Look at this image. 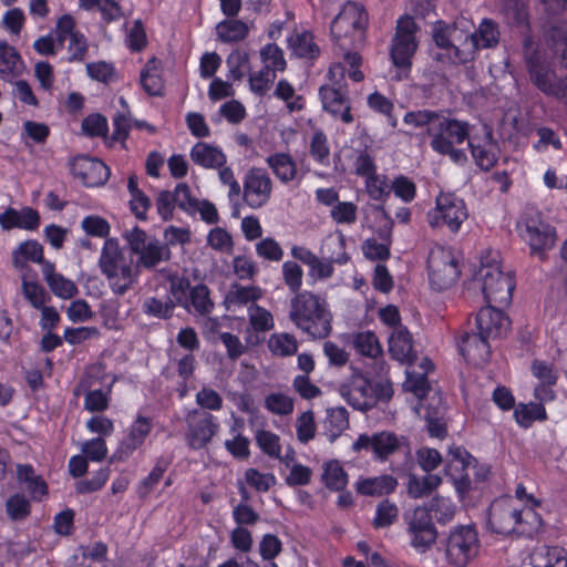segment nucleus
I'll use <instances>...</instances> for the list:
<instances>
[{
    "mask_svg": "<svg viewBox=\"0 0 567 567\" xmlns=\"http://www.w3.org/2000/svg\"><path fill=\"white\" fill-rule=\"evenodd\" d=\"M289 319L313 339L327 338L331 332L332 315L328 302L311 291L305 290L291 298Z\"/></svg>",
    "mask_w": 567,
    "mask_h": 567,
    "instance_id": "f257e3e1",
    "label": "nucleus"
},
{
    "mask_svg": "<svg viewBox=\"0 0 567 567\" xmlns=\"http://www.w3.org/2000/svg\"><path fill=\"white\" fill-rule=\"evenodd\" d=\"M515 282L509 272H504L497 252H488L467 288L468 292L481 291L487 303L506 306L511 302Z\"/></svg>",
    "mask_w": 567,
    "mask_h": 567,
    "instance_id": "f03ea898",
    "label": "nucleus"
},
{
    "mask_svg": "<svg viewBox=\"0 0 567 567\" xmlns=\"http://www.w3.org/2000/svg\"><path fill=\"white\" fill-rule=\"evenodd\" d=\"M404 123L425 130L432 142H464L471 137L472 126L468 122L449 117L442 111H411L404 115Z\"/></svg>",
    "mask_w": 567,
    "mask_h": 567,
    "instance_id": "7ed1b4c3",
    "label": "nucleus"
},
{
    "mask_svg": "<svg viewBox=\"0 0 567 567\" xmlns=\"http://www.w3.org/2000/svg\"><path fill=\"white\" fill-rule=\"evenodd\" d=\"M367 25L368 14L363 7L347 2L331 22L332 40L341 49L357 48L364 41Z\"/></svg>",
    "mask_w": 567,
    "mask_h": 567,
    "instance_id": "20e7f679",
    "label": "nucleus"
},
{
    "mask_svg": "<svg viewBox=\"0 0 567 567\" xmlns=\"http://www.w3.org/2000/svg\"><path fill=\"white\" fill-rule=\"evenodd\" d=\"M417 30V24L410 16H403L396 21L395 33L390 45L391 61L399 70L395 75L396 80L405 79L410 73L412 56L417 49L415 37Z\"/></svg>",
    "mask_w": 567,
    "mask_h": 567,
    "instance_id": "39448f33",
    "label": "nucleus"
},
{
    "mask_svg": "<svg viewBox=\"0 0 567 567\" xmlns=\"http://www.w3.org/2000/svg\"><path fill=\"white\" fill-rule=\"evenodd\" d=\"M346 74V66L342 63H333L328 71L330 84L320 87L319 94L323 109L339 117L344 123L353 121L350 102L347 96L346 85L342 83Z\"/></svg>",
    "mask_w": 567,
    "mask_h": 567,
    "instance_id": "423d86ee",
    "label": "nucleus"
},
{
    "mask_svg": "<svg viewBox=\"0 0 567 567\" xmlns=\"http://www.w3.org/2000/svg\"><path fill=\"white\" fill-rule=\"evenodd\" d=\"M347 401L357 410L367 411L373 408L378 401H388L393 394L389 381H380L372 384L363 374H354L349 385L342 391Z\"/></svg>",
    "mask_w": 567,
    "mask_h": 567,
    "instance_id": "0eeeda50",
    "label": "nucleus"
},
{
    "mask_svg": "<svg viewBox=\"0 0 567 567\" xmlns=\"http://www.w3.org/2000/svg\"><path fill=\"white\" fill-rule=\"evenodd\" d=\"M443 544L446 560L453 567H466L478 554V536L470 525H462L452 529Z\"/></svg>",
    "mask_w": 567,
    "mask_h": 567,
    "instance_id": "6e6552de",
    "label": "nucleus"
},
{
    "mask_svg": "<svg viewBox=\"0 0 567 567\" xmlns=\"http://www.w3.org/2000/svg\"><path fill=\"white\" fill-rule=\"evenodd\" d=\"M429 278L436 290H445L452 287L458 276V260L454 252L445 247L435 246L427 257Z\"/></svg>",
    "mask_w": 567,
    "mask_h": 567,
    "instance_id": "1a4fd4ad",
    "label": "nucleus"
},
{
    "mask_svg": "<svg viewBox=\"0 0 567 567\" xmlns=\"http://www.w3.org/2000/svg\"><path fill=\"white\" fill-rule=\"evenodd\" d=\"M524 239L529 244L532 252L542 254L555 245V230L545 223L540 212L526 208L519 221Z\"/></svg>",
    "mask_w": 567,
    "mask_h": 567,
    "instance_id": "9d476101",
    "label": "nucleus"
},
{
    "mask_svg": "<svg viewBox=\"0 0 567 567\" xmlns=\"http://www.w3.org/2000/svg\"><path fill=\"white\" fill-rule=\"evenodd\" d=\"M468 213L462 198L452 193H441L436 198V207L427 215L432 227L445 225L456 233L467 219Z\"/></svg>",
    "mask_w": 567,
    "mask_h": 567,
    "instance_id": "9b49d317",
    "label": "nucleus"
},
{
    "mask_svg": "<svg viewBox=\"0 0 567 567\" xmlns=\"http://www.w3.org/2000/svg\"><path fill=\"white\" fill-rule=\"evenodd\" d=\"M132 251L138 255V265L145 268H154L161 261L171 258V250L167 245L155 238H150L146 233L137 227L126 235Z\"/></svg>",
    "mask_w": 567,
    "mask_h": 567,
    "instance_id": "f8f14e48",
    "label": "nucleus"
},
{
    "mask_svg": "<svg viewBox=\"0 0 567 567\" xmlns=\"http://www.w3.org/2000/svg\"><path fill=\"white\" fill-rule=\"evenodd\" d=\"M405 444L403 436H398L393 432L381 431L372 434H360L352 444V450L357 453H371L378 461H385Z\"/></svg>",
    "mask_w": 567,
    "mask_h": 567,
    "instance_id": "ddd939ff",
    "label": "nucleus"
},
{
    "mask_svg": "<svg viewBox=\"0 0 567 567\" xmlns=\"http://www.w3.org/2000/svg\"><path fill=\"white\" fill-rule=\"evenodd\" d=\"M405 523L410 543L417 551L424 553L435 543L437 532L427 508L415 507L405 515Z\"/></svg>",
    "mask_w": 567,
    "mask_h": 567,
    "instance_id": "4468645a",
    "label": "nucleus"
},
{
    "mask_svg": "<svg viewBox=\"0 0 567 567\" xmlns=\"http://www.w3.org/2000/svg\"><path fill=\"white\" fill-rule=\"evenodd\" d=\"M523 53L532 83L544 94L551 92L556 72L543 60L530 37H525Z\"/></svg>",
    "mask_w": 567,
    "mask_h": 567,
    "instance_id": "2eb2a0df",
    "label": "nucleus"
},
{
    "mask_svg": "<svg viewBox=\"0 0 567 567\" xmlns=\"http://www.w3.org/2000/svg\"><path fill=\"white\" fill-rule=\"evenodd\" d=\"M272 181L262 168L249 169L243 181V200L252 209L264 207L271 197Z\"/></svg>",
    "mask_w": 567,
    "mask_h": 567,
    "instance_id": "dca6fc26",
    "label": "nucleus"
},
{
    "mask_svg": "<svg viewBox=\"0 0 567 567\" xmlns=\"http://www.w3.org/2000/svg\"><path fill=\"white\" fill-rule=\"evenodd\" d=\"M498 24L492 19H483L478 29L466 37L463 50H456V55L462 63L474 59L480 49L495 48L499 42Z\"/></svg>",
    "mask_w": 567,
    "mask_h": 567,
    "instance_id": "f3484780",
    "label": "nucleus"
},
{
    "mask_svg": "<svg viewBox=\"0 0 567 567\" xmlns=\"http://www.w3.org/2000/svg\"><path fill=\"white\" fill-rule=\"evenodd\" d=\"M186 441L190 449L205 447L218 432L216 417L206 411L194 410L187 414Z\"/></svg>",
    "mask_w": 567,
    "mask_h": 567,
    "instance_id": "a211bd4d",
    "label": "nucleus"
},
{
    "mask_svg": "<svg viewBox=\"0 0 567 567\" xmlns=\"http://www.w3.org/2000/svg\"><path fill=\"white\" fill-rule=\"evenodd\" d=\"M346 240L343 235L338 237H329L322 248L323 257L315 259L313 264L309 265L310 275L319 279H327L333 275V264L343 265L348 261L349 257L344 251Z\"/></svg>",
    "mask_w": 567,
    "mask_h": 567,
    "instance_id": "6ab92c4d",
    "label": "nucleus"
},
{
    "mask_svg": "<svg viewBox=\"0 0 567 567\" xmlns=\"http://www.w3.org/2000/svg\"><path fill=\"white\" fill-rule=\"evenodd\" d=\"M472 461L473 457L470 453L461 446L452 447L449 451L445 475L451 478L452 484L461 496L471 489V478L467 468Z\"/></svg>",
    "mask_w": 567,
    "mask_h": 567,
    "instance_id": "aec40b11",
    "label": "nucleus"
},
{
    "mask_svg": "<svg viewBox=\"0 0 567 567\" xmlns=\"http://www.w3.org/2000/svg\"><path fill=\"white\" fill-rule=\"evenodd\" d=\"M133 282L131 265L124 259L117 241L109 238V286L123 295Z\"/></svg>",
    "mask_w": 567,
    "mask_h": 567,
    "instance_id": "412c9836",
    "label": "nucleus"
},
{
    "mask_svg": "<svg viewBox=\"0 0 567 567\" xmlns=\"http://www.w3.org/2000/svg\"><path fill=\"white\" fill-rule=\"evenodd\" d=\"M519 508L511 498H502L492 503L488 514V525L496 534L509 535L517 528Z\"/></svg>",
    "mask_w": 567,
    "mask_h": 567,
    "instance_id": "4be33fe9",
    "label": "nucleus"
},
{
    "mask_svg": "<svg viewBox=\"0 0 567 567\" xmlns=\"http://www.w3.org/2000/svg\"><path fill=\"white\" fill-rule=\"evenodd\" d=\"M476 328L492 340L503 338L511 328V320L505 313L488 303L487 307L481 308L476 316Z\"/></svg>",
    "mask_w": 567,
    "mask_h": 567,
    "instance_id": "5701e85b",
    "label": "nucleus"
},
{
    "mask_svg": "<svg viewBox=\"0 0 567 567\" xmlns=\"http://www.w3.org/2000/svg\"><path fill=\"white\" fill-rule=\"evenodd\" d=\"M489 338L477 333L463 332L457 338V347L463 358L472 364L480 365L491 355Z\"/></svg>",
    "mask_w": 567,
    "mask_h": 567,
    "instance_id": "b1692460",
    "label": "nucleus"
},
{
    "mask_svg": "<svg viewBox=\"0 0 567 567\" xmlns=\"http://www.w3.org/2000/svg\"><path fill=\"white\" fill-rule=\"evenodd\" d=\"M103 168H106L103 161L85 155L74 157L70 164L72 175L86 187H94L104 183Z\"/></svg>",
    "mask_w": 567,
    "mask_h": 567,
    "instance_id": "393cba45",
    "label": "nucleus"
},
{
    "mask_svg": "<svg viewBox=\"0 0 567 567\" xmlns=\"http://www.w3.org/2000/svg\"><path fill=\"white\" fill-rule=\"evenodd\" d=\"M350 343L361 355L375 360V374L382 375L385 372V363L382 358V348L377 336L371 331H361L350 336Z\"/></svg>",
    "mask_w": 567,
    "mask_h": 567,
    "instance_id": "a878e982",
    "label": "nucleus"
},
{
    "mask_svg": "<svg viewBox=\"0 0 567 567\" xmlns=\"http://www.w3.org/2000/svg\"><path fill=\"white\" fill-rule=\"evenodd\" d=\"M151 429L150 420L138 416L132 425L128 435L123 440L113 456L109 458V463L126 460L144 442Z\"/></svg>",
    "mask_w": 567,
    "mask_h": 567,
    "instance_id": "bb28decb",
    "label": "nucleus"
},
{
    "mask_svg": "<svg viewBox=\"0 0 567 567\" xmlns=\"http://www.w3.org/2000/svg\"><path fill=\"white\" fill-rule=\"evenodd\" d=\"M17 480L24 486L32 502L41 503L49 495V485L45 480L35 474L31 464L17 465Z\"/></svg>",
    "mask_w": 567,
    "mask_h": 567,
    "instance_id": "cd10ccee",
    "label": "nucleus"
},
{
    "mask_svg": "<svg viewBox=\"0 0 567 567\" xmlns=\"http://www.w3.org/2000/svg\"><path fill=\"white\" fill-rule=\"evenodd\" d=\"M398 486V481L392 475L375 477H361L354 484L355 491L363 496L379 497L392 493Z\"/></svg>",
    "mask_w": 567,
    "mask_h": 567,
    "instance_id": "c85d7f7f",
    "label": "nucleus"
},
{
    "mask_svg": "<svg viewBox=\"0 0 567 567\" xmlns=\"http://www.w3.org/2000/svg\"><path fill=\"white\" fill-rule=\"evenodd\" d=\"M43 261V247L34 240L29 239L19 244L12 251V265L19 271H24L29 268L28 262Z\"/></svg>",
    "mask_w": 567,
    "mask_h": 567,
    "instance_id": "c756f323",
    "label": "nucleus"
},
{
    "mask_svg": "<svg viewBox=\"0 0 567 567\" xmlns=\"http://www.w3.org/2000/svg\"><path fill=\"white\" fill-rule=\"evenodd\" d=\"M530 563L534 567H567V553L558 546H536L530 554Z\"/></svg>",
    "mask_w": 567,
    "mask_h": 567,
    "instance_id": "7c9ffc66",
    "label": "nucleus"
},
{
    "mask_svg": "<svg viewBox=\"0 0 567 567\" xmlns=\"http://www.w3.org/2000/svg\"><path fill=\"white\" fill-rule=\"evenodd\" d=\"M456 23L454 25L445 24L440 21L435 24L432 32V38L436 47L445 51V58L452 63H462L456 55V50H463L453 43V37L456 31Z\"/></svg>",
    "mask_w": 567,
    "mask_h": 567,
    "instance_id": "2f4dec72",
    "label": "nucleus"
},
{
    "mask_svg": "<svg viewBox=\"0 0 567 567\" xmlns=\"http://www.w3.org/2000/svg\"><path fill=\"white\" fill-rule=\"evenodd\" d=\"M389 352L400 362H411L413 359L412 339L409 331L400 326L389 337Z\"/></svg>",
    "mask_w": 567,
    "mask_h": 567,
    "instance_id": "473e14b6",
    "label": "nucleus"
},
{
    "mask_svg": "<svg viewBox=\"0 0 567 567\" xmlns=\"http://www.w3.org/2000/svg\"><path fill=\"white\" fill-rule=\"evenodd\" d=\"M546 45L567 69V23L554 24L545 34Z\"/></svg>",
    "mask_w": 567,
    "mask_h": 567,
    "instance_id": "72a5a7b5",
    "label": "nucleus"
},
{
    "mask_svg": "<svg viewBox=\"0 0 567 567\" xmlns=\"http://www.w3.org/2000/svg\"><path fill=\"white\" fill-rule=\"evenodd\" d=\"M261 290L256 286L234 285L226 295L225 305L229 311H236L246 305H255V301L261 298Z\"/></svg>",
    "mask_w": 567,
    "mask_h": 567,
    "instance_id": "f704fd0d",
    "label": "nucleus"
},
{
    "mask_svg": "<svg viewBox=\"0 0 567 567\" xmlns=\"http://www.w3.org/2000/svg\"><path fill=\"white\" fill-rule=\"evenodd\" d=\"M192 159L206 168H219L226 163V155L212 144H194Z\"/></svg>",
    "mask_w": 567,
    "mask_h": 567,
    "instance_id": "c9c22d12",
    "label": "nucleus"
},
{
    "mask_svg": "<svg viewBox=\"0 0 567 567\" xmlns=\"http://www.w3.org/2000/svg\"><path fill=\"white\" fill-rule=\"evenodd\" d=\"M161 61L153 56L141 72V84L146 93L156 96L161 95L164 89V81L161 75Z\"/></svg>",
    "mask_w": 567,
    "mask_h": 567,
    "instance_id": "e433bc0d",
    "label": "nucleus"
},
{
    "mask_svg": "<svg viewBox=\"0 0 567 567\" xmlns=\"http://www.w3.org/2000/svg\"><path fill=\"white\" fill-rule=\"evenodd\" d=\"M288 44L298 58L312 60L319 56L320 49L315 43L312 33L308 31L291 35L288 39Z\"/></svg>",
    "mask_w": 567,
    "mask_h": 567,
    "instance_id": "4c0bfd02",
    "label": "nucleus"
},
{
    "mask_svg": "<svg viewBox=\"0 0 567 567\" xmlns=\"http://www.w3.org/2000/svg\"><path fill=\"white\" fill-rule=\"evenodd\" d=\"M159 274L169 282V293L175 300L174 303L189 310L188 293L192 288L188 278L166 270H161Z\"/></svg>",
    "mask_w": 567,
    "mask_h": 567,
    "instance_id": "58836bf2",
    "label": "nucleus"
},
{
    "mask_svg": "<svg viewBox=\"0 0 567 567\" xmlns=\"http://www.w3.org/2000/svg\"><path fill=\"white\" fill-rule=\"evenodd\" d=\"M517 535L534 537L543 532V519L534 507H524L519 509V517L517 519Z\"/></svg>",
    "mask_w": 567,
    "mask_h": 567,
    "instance_id": "ea45409f",
    "label": "nucleus"
},
{
    "mask_svg": "<svg viewBox=\"0 0 567 567\" xmlns=\"http://www.w3.org/2000/svg\"><path fill=\"white\" fill-rule=\"evenodd\" d=\"M267 344L269 351L277 357H291L298 351L296 337L288 332L272 333Z\"/></svg>",
    "mask_w": 567,
    "mask_h": 567,
    "instance_id": "a19ab883",
    "label": "nucleus"
},
{
    "mask_svg": "<svg viewBox=\"0 0 567 567\" xmlns=\"http://www.w3.org/2000/svg\"><path fill=\"white\" fill-rule=\"evenodd\" d=\"M442 484L441 476L427 474L423 477L410 476L408 482V493L413 498H421L430 495Z\"/></svg>",
    "mask_w": 567,
    "mask_h": 567,
    "instance_id": "79ce46f5",
    "label": "nucleus"
},
{
    "mask_svg": "<svg viewBox=\"0 0 567 567\" xmlns=\"http://www.w3.org/2000/svg\"><path fill=\"white\" fill-rule=\"evenodd\" d=\"M218 39L223 42H238L248 34V27L240 20H224L216 27Z\"/></svg>",
    "mask_w": 567,
    "mask_h": 567,
    "instance_id": "37998d69",
    "label": "nucleus"
},
{
    "mask_svg": "<svg viewBox=\"0 0 567 567\" xmlns=\"http://www.w3.org/2000/svg\"><path fill=\"white\" fill-rule=\"evenodd\" d=\"M32 511L31 499L22 493H14L6 501V513L13 522L24 520Z\"/></svg>",
    "mask_w": 567,
    "mask_h": 567,
    "instance_id": "c03bdc74",
    "label": "nucleus"
},
{
    "mask_svg": "<svg viewBox=\"0 0 567 567\" xmlns=\"http://www.w3.org/2000/svg\"><path fill=\"white\" fill-rule=\"evenodd\" d=\"M472 156L484 171L491 169L497 162L499 150L497 144H468Z\"/></svg>",
    "mask_w": 567,
    "mask_h": 567,
    "instance_id": "a18cd8bd",
    "label": "nucleus"
},
{
    "mask_svg": "<svg viewBox=\"0 0 567 567\" xmlns=\"http://www.w3.org/2000/svg\"><path fill=\"white\" fill-rule=\"evenodd\" d=\"M189 310L192 309L198 315H208L214 308V303L209 298V290L205 285H197L189 290L188 293Z\"/></svg>",
    "mask_w": 567,
    "mask_h": 567,
    "instance_id": "49530a36",
    "label": "nucleus"
},
{
    "mask_svg": "<svg viewBox=\"0 0 567 567\" xmlns=\"http://www.w3.org/2000/svg\"><path fill=\"white\" fill-rule=\"evenodd\" d=\"M20 61L21 56L18 51L7 41H0V75L2 78L14 75Z\"/></svg>",
    "mask_w": 567,
    "mask_h": 567,
    "instance_id": "de8ad7c7",
    "label": "nucleus"
},
{
    "mask_svg": "<svg viewBox=\"0 0 567 567\" xmlns=\"http://www.w3.org/2000/svg\"><path fill=\"white\" fill-rule=\"evenodd\" d=\"M265 408L276 415H289L293 412L295 401L285 393L272 392L265 398Z\"/></svg>",
    "mask_w": 567,
    "mask_h": 567,
    "instance_id": "09e8293b",
    "label": "nucleus"
},
{
    "mask_svg": "<svg viewBox=\"0 0 567 567\" xmlns=\"http://www.w3.org/2000/svg\"><path fill=\"white\" fill-rule=\"evenodd\" d=\"M322 480L326 486L333 491L343 489L348 483V476L338 461L327 463Z\"/></svg>",
    "mask_w": 567,
    "mask_h": 567,
    "instance_id": "8fccbe9b",
    "label": "nucleus"
},
{
    "mask_svg": "<svg viewBox=\"0 0 567 567\" xmlns=\"http://www.w3.org/2000/svg\"><path fill=\"white\" fill-rule=\"evenodd\" d=\"M142 308L143 311L148 316L158 319H168L173 315L175 303L169 297H167L165 300L150 297L144 300Z\"/></svg>",
    "mask_w": 567,
    "mask_h": 567,
    "instance_id": "3c124183",
    "label": "nucleus"
},
{
    "mask_svg": "<svg viewBox=\"0 0 567 567\" xmlns=\"http://www.w3.org/2000/svg\"><path fill=\"white\" fill-rule=\"evenodd\" d=\"M269 166L274 169L276 176L282 182L292 181L296 176V166L292 159L286 154H276L268 157Z\"/></svg>",
    "mask_w": 567,
    "mask_h": 567,
    "instance_id": "603ef678",
    "label": "nucleus"
},
{
    "mask_svg": "<svg viewBox=\"0 0 567 567\" xmlns=\"http://www.w3.org/2000/svg\"><path fill=\"white\" fill-rule=\"evenodd\" d=\"M260 59L264 66H268L271 72L284 71L286 60L282 50L274 43L266 44L260 49Z\"/></svg>",
    "mask_w": 567,
    "mask_h": 567,
    "instance_id": "864d4df0",
    "label": "nucleus"
},
{
    "mask_svg": "<svg viewBox=\"0 0 567 567\" xmlns=\"http://www.w3.org/2000/svg\"><path fill=\"white\" fill-rule=\"evenodd\" d=\"M82 132L85 136L102 137L106 142V116L101 113H91L82 121Z\"/></svg>",
    "mask_w": 567,
    "mask_h": 567,
    "instance_id": "5fc2aeb1",
    "label": "nucleus"
},
{
    "mask_svg": "<svg viewBox=\"0 0 567 567\" xmlns=\"http://www.w3.org/2000/svg\"><path fill=\"white\" fill-rule=\"evenodd\" d=\"M249 322L257 332H266L274 328V318L270 311L257 305L249 306Z\"/></svg>",
    "mask_w": 567,
    "mask_h": 567,
    "instance_id": "6e6d98bb",
    "label": "nucleus"
},
{
    "mask_svg": "<svg viewBox=\"0 0 567 567\" xmlns=\"http://www.w3.org/2000/svg\"><path fill=\"white\" fill-rule=\"evenodd\" d=\"M398 507L388 499L380 502L377 506L375 517L372 525L375 528H384L391 526L398 518Z\"/></svg>",
    "mask_w": 567,
    "mask_h": 567,
    "instance_id": "4d7b16f0",
    "label": "nucleus"
},
{
    "mask_svg": "<svg viewBox=\"0 0 567 567\" xmlns=\"http://www.w3.org/2000/svg\"><path fill=\"white\" fill-rule=\"evenodd\" d=\"M257 445L270 457H280V437L270 431L259 430L256 433Z\"/></svg>",
    "mask_w": 567,
    "mask_h": 567,
    "instance_id": "13d9d810",
    "label": "nucleus"
},
{
    "mask_svg": "<svg viewBox=\"0 0 567 567\" xmlns=\"http://www.w3.org/2000/svg\"><path fill=\"white\" fill-rule=\"evenodd\" d=\"M75 19L69 14H62L58 20L54 28L55 41L60 48L64 47L66 39H71L72 34H78Z\"/></svg>",
    "mask_w": 567,
    "mask_h": 567,
    "instance_id": "bf43d9fd",
    "label": "nucleus"
},
{
    "mask_svg": "<svg viewBox=\"0 0 567 567\" xmlns=\"http://www.w3.org/2000/svg\"><path fill=\"white\" fill-rule=\"evenodd\" d=\"M275 79L276 73L271 72L268 66H264L259 72L250 74L249 87L256 95L264 96Z\"/></svg>",
    "mask_w": 567,
    "mask_h": 567,
    "instance_id": "052dcab7",
    "label": "nucleus"
},
{
    "mask_svg": "<svg viewBox=\"0 0 567 567\" xmlns=\"http://www.w3.org/2000/svg\"><path fill=\"white\" fill-rule=\"evenodd\" d=\"M440 524L451 522L455 515L456 507L453 502L444 497H434L431 501L430 509Z\"/></svg>",
    "mask_w": 567,
    "mask_h": 567,
    "instance_id": "680f3d73",
    "label": "nucleus"
},
{
    "mask_svg": "<svg viewBox=\"0 0 567 567\" xmlns=\"http://www.w3.org/2000/svg\"><path fill=\"white\" fill-rule=\"evenodd\" d=\"M239 423L241 424L243 422L240 420H235V425L231 429L234 437L225 442V447L235 457L246 458L249 456V441L237 432L236 426Z\"/></svg>",
    "mask_w": 567,
    "mask_h": 567,
    "instance_id": "e2e57ef3",
    "label": "nucleus"
},
{
    "mask_svg": "<svg viewBox=\"0 0 567 567\" xmlns=\"http://www.w3.org/2000/svg\"><path fill=\"white\" fill-rule=\"evenodd\" d=\"M303 271L295 261H286L282 265V278L287 287L295 295L300 291L302 285Z\"/></svg>",
    "mask_w": 567,
    "mask_h": 567,
    "instance_id": "0e129e2a",
    "label": "nucleus"
},
{
    "mask_svg": "<svg viewBox=\"0 0 567 567\" xmlns=\"http://www.w3.org/2000/svg\"><path fill=\"white\" fill-rule=\"evenodd\" d=\"M297 439L308 443L316 435V424L312 411L301 413L296 420Z\"/></svg>",
    "mask_w": 567,
    "mask_h": 567,
    "instance_id": "69168bd1",
    "label": "nucleus"
},
{
    "mask_svg": "<svg viewBox=\"0 0 567 567\" xmlns=\"http://www.w3.org/2000/svg\"><path fill=\"white\" fill-rule=\"evenodd\" d=\"M48 286L52 293L61 299H71L78 293L76 285L61 274L51 279Z\"/></svg>",
    "mask_w": 567,
    "mask_h": 567,
    "instance_id": "338daca9",
    "label": "nucleus"
},
{
    "mask_svg": "<svg viewBox=\"0 0 567 567\" xmlns=\"http://www.w3.org/2000/svg\"><path fill=\"white\" fill-rule=\"evenodd\" d=\"M405 391L413 393L419 400H423L430 390L427 379L424 374L406 372V380L403 383Z\"/></svg>",
    "mask_w": 567,
    "mask_h": 567,
    "instance_id": "774afa93",
    "label": "nucleus"
}]
</instances>
